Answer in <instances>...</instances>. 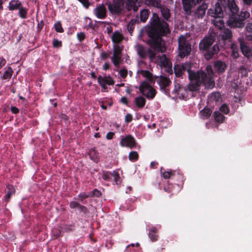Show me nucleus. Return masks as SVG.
I'll return each instance as SVG.
<instances>
[{"label":"nucleus","mask_w":252,"mask_h":252,"mask_svg":"<svg viewBox=\"0 0 252 252\" xmlns=\"http://www.w3.org/2000/svg\"><path fill=\"white\" fill-rule=\"evenodd\" d=\"M121 102L124 104H127L128 103L127 98L125 96L122 97L121 99Z\"/></svg>","instance_id":"69168bd1"},{"label":"nucleus","mask_w":252,"mask_h":252,"mask_svg":"<svg viewBox=\"0 0 252 252\" xmlns=\"http://www.w3.org/2000/svg\"><path fill=\"white\" fill-rule=\"evenodd\" d=\"M89 155L91 158L94 161L96 162L97 161L98 153L94 149H91L89 152Z\"/></svg>","instance_id":"a18cd8bd"},{"label":"nucleus","mask_w":252,"mask_h":252,"mask_svg":"<svg viewBox=\"0 0 252 252\" xmlns=\"http://www.w3.org/2000/svg\"><path fill=\"white\" fill-rule=\"evenodd\" d=\"M91 194H91V196H99L100 195V192L99 191H98L96 189H94V190H93Z\"/></svg>","instance_id":"680f3d73"},{"label":"nucleus","mask_w":252,"mask_h":252,"mask_svg":"<svg viewBox=\"0 0 252 252\" xmlns=\"http://www.w3.org/2000/svg\"><path fill=\"white\" fill-rule=\"evenodd\" d=\"M98 82L104 90L110 85V78L109 76L99 77Z\"/></svg>","instance_id":"b1692460"},{"label":"nucleus","mask_w":252,"mask_h":252,"mask_svg":"<svg viewBox=\"0 0 252 252\" xmlns=\"http://www.w3.org/2000/svg\"><path fill=\"white\" fill-rule=\"evenodd\" d=\"M216 3H219L220 6L225 12L229 13L230 17L227 21V25L230 28H242L245 23L243 20L238 19L239 7L236 4L235 0H218Z\"/></svg>","instance_id":"7ed1b4c3"},{"label":"nucleus","mask_w":252,"mask_h":252,"mask_svg":"<svg viewBox=\"0 0 252 252\" xmlns=\"http://www.w3.org/2000/svg\"><path fill=\"white\" fill-rule=\"evenodd\" d=\"M21 5V3L19 0H12L9 3L8 8L10 10L19 9Z\"/></svg>","instance_id":"c85d7f7f"},{"label":"nucleus","mask_w":252,"mask_h":252,"mask_svg":"<svg viewBox=\"0 0 252 252\" xmlns=\"http://www.w3.org/2000/svg\"><path fill=\"white\" fill-rule=\"evenodd\" d=\"M165 68V71L169 74H171L173 72L172 69V64L168 65V66L164 67Z\"/></svg>","instance_id":"052dcab7"},{"label":"nucleus","mask_w":252,"mask_h":252,"mask_svg":"<svg viewBox=\"0 0 252 252\" xmlns=\"http://www.w3.org/2000/svg\"><path fill=\"white\" fill-rule=\"evenodd\" d=\"M94 14L99 19H103L106 17V10L103 4L98 5L94 10Z\"/></svg>","instance_id":"aec40b11"},{"label":"nucleus","mask_w":252,"mask_h":252,"mask_svg":"<svg viewBox=\"0 0 252 252\" xmlns=\"http://www.w3.org/2000/svg\"><path fill=\"white\" fill-rule=\"evenodd\" d=\"M119 73H120V76L122 78H125L127 76V71L126 69H121L119 71Z\"/></svg>","instance_id":"603ef678"},{"label":"nucleus","mask_w":252,"mask_h":252,"mask_svg":"<svg viewBox=\"0 0 252 252\" xmlns=\"http://www.w3.org/2000/svg\"><path fill=\"white\" fill-rule=\"evenodd\" d=\"M141 74L149 80L150 83H154L155 80L152 76V74L149 70H142Z\"/></svg>","instance_id":"58836bf2"},{"label":"nucleus","mask_w":252,"mask_h":252,"mask_svg":"<svg viewBox=\"0 0 252 252\" xmlns=\"http://www.w3.org/2000/svg\"><path fill=\"white\" fill-rule=\"evenodd\" d=\"M132 120V116L130 114H127L125 116V121L126 123H130Z\"/></svg>","instance_id":"5fc2aeb1"},{"label":"nucleus","mask_w":252,"mask_h":252,"mask_svg":"<svg viewBox=\"0 0 252 252\" xmlns=\"http://www.w3.org/2000/svg\"><path fill=\"white\" fill-rule=\"evenodd\" d=\"M213 116L215 120L218 123H222L224 120V116L219 111L215 112Z\"/></svg>","instance_id":"e433bc0d"},{"label":"nucleus","mask_w":252,"mask_h":252,"mask_svg":"<svg viewBox=\"0 0 252 252\" xmlns=\"http://www.w3.org/2000/svg\"><path fill=\"white\" fill-rule=\"evenodd\" d=\"M183 9L185 13L188 15H190L193 11L192 8L197 4L201 2L199 0H182Z\"/></svg>","instance_id":"f8f14e48"},{"label":"nucleus","mask_w":252,"mask_h":252,"mask_svg":"<svg viewBox=\"0 0 252 252\" xmlns=\"http://www.w3.org/2000/svg\"><path fill=\"white\" fill-rule=\"evenodd\" d=\"M123 35L118 32H115L111 35V40L114 43H119L123 39Z\"/></svg>","instance_id":"bb28decb"},{"label":"nucleus","mask_w":252,"mask_h":252,"mask_svg":"<svg viewBox=\"0 0 252 252\" xmlns=\"http://www.w3.org/2000/svg\"><path fill=\"white\" fill-rule=\"evenodd\" d=\"M221 95L219 92L212 93L211 94V96H210V100H213L215 102L219 101Z\"/></svg>","instance_id":"c03bdc74"},{"label":"nucleus","mask_w":252,"mask_h":252,"mask_svg":"<svg viewBox=\"0 0 252 252\" xmlns=\"http://www.w3.org/2000/svg\"><path fill=\"white\" fill-rule=\"evenodd\" d=\"M85 7L88 8L90 6V3L88 0H78Z\"/></svg>","instance_id":"864d4df0"},{"label":"nucleus","mask_w":252,"mask_h":252,"mask_svg":"<svg viewBox=\"0 0 252 252\" xmlns=\"http://www.w3.org/2000/svg\"><path fill=\"white\" fill-rule=\"evenodd\" d=\"M27 9L22 7V6L19 9V13L21 18H26L27 16Z\"/></svg>","instance_id":"09e8293b"},{"label":"nucleus","mask_w":252,"mask_h":252,"mask_svg":"<svg viewBox=\"0 0 252 252\" xmlns=\"http://www.w3.org/2000/svg\"><path fill=\"white\" fill-rule=\"evenodd\" d=\"M156 81L159 85L160 89L163 91L165 94H169V87L171 84L170 80L163 76H157L156 77Z\"/></svg>","instance_id":"9d476101"},{"label":"nucleus","mask_w":252,"mask_h":252,"mask_svg":"<svg viewBox=\"0 0 252 252\" xmlns=\"http://www.w3.org/2000/svg\"><path fill=\"white\" fill-rule=\"evenodd\" d=\"M70 206L72 208H74L75 207H81V205L79 203H78L77 202L72 201V202H70Z\"/></svg>","instance_id":"bf43d9fd"},{"label":"nucleus","mask_w":252,"mask_h":252,"mask_svg":"<svg viewBox=\"0 0 252 252\" xmlns=\"http://www.w3.org/2000/svg\"><path fill=\"white\" fill-rule=\"evenodd\" d=\"M12 73L13 71L11 67H6L5 71L1 78L2 79H9L11 78Z\"/></svg>","instance_id":"ea45409f"},{"label":"nucleus","mask_w":252,"mask_h":252,"mask_svg":"<svg viewBox=\"0 0 252 252\" xmlns=\"http://www.w3.org/2000/svg\"><path fill=\"white\" fill-rule=\"evenodd\" d=\"M160 170L161 176L165 179H171L172 180L174 178L175 170L168 169L166 171L163 167H161Z\"/></svg>","instance_id":"5701e85b"},{"label":"nucleus","mask_w":252,"mask_h":252,"mask_svg":"<svg viewBox=\"0 0 252 252\" xmlns=\"http://www.w3.org/2000/svg\"><path fill=\"white\" fill-rule=\"evenodd\" d=\"M175 175L174 176V178L173 179V180H177V185H179L180 183H182L184 182V176L182 174L180 173V171L179 170H175ZM176 184V183H174Z\"/></svg>","instance_id":"c9c22d12"},{"label":"nucleus","mask_w":252,"mask_h":252,"mask_svg":"<svg viewBox=\"0 0 252 252\" xmlns=\"http://www.w3.org/2000/svg\"><path fill=\"white\" fill-rule=\"evenodd\" d=\"M220 110L224 114H227L229 112V108L226 104H223L220 107Z\"/></svg>","instance_id":"8fccbe9b"},{"label":"nucleus","mask_w":252,"mask_h":252,"mask_svg":"<svg viewBox=\"0 0 252 252\" xmlns=\"http://www.w3.org/2000/svg\"><path fill=\"white\" fill-rule=\"evenodd\" d=\"M157 61L159 62L160 63V66L163 67H165L168 65H171V62L165 54H163L161 56H156V59L153 62H157Z\"/></svg>","instance_id":"4be33fe9"},{"label":"nucleus","mask_w":252,"mask_h":252,"mask_svg":"<svg viewBox=\"0 0 252 252\" xmlns=\"http://www.w3.org/2000/svg\"><path fill=\"white\" fill-rule=\"evenodd\" d=\"M216 40V36L214 35L205 36L201 40L199 44V49L206 60H210L217 55L220 51V48L217 43L212 46Z\"/></svg>","instance_id":"20e7f679"},{"label":"nucleus","mask_w":252,"mask_h":252,"mask_svg":"<svg viewBox=\"0 0 252 252\" xmlns=\"http://www.w3.org/2000/svg\"><path fill=\"white\" fill-rule=\"evenodd\" d=\"M157 233V229L155 227H152L149 230V237L153 242L156 241L158 238Z\"/></svg>","instance_id":"473e14b6"},{"label":"nucleus","mask_w":252,"mask_h":252,"mask_svg":"<svg viewBox=\"0 0 252 252\" xmlns=\"http://www.w3.org/2000/svg\"><path fill=\"white\" fill-rule=\"evenodd\" d=\"M191 65L189 63L175 64L174 67L175 76L177 77H182L186 71L188 73L189 76V73L194 72L191 70Z\"/></svg>","instance_id":"1a4fd4ad"},{"label":"nucleus","mask_w":252,"mask_h":252,"mask_svg":"<svg viewBox=\"0 0 252 252\" xmlns=\"http://www.w3.org/2000/svg\"><path fill=\"white\" fill-rule=\"evenodd\" d=\"M111 176L114 177L113 180L116 185H119L121 184V179L118 172L114 171L113 173H111Z\"/></svg>","instance_id":"79ce46f5"},{"label":"nucleus","mask_w":252,"mask_h":252,"mask_svg":"<svg viewBox=\"0 0 252 252\" xmlns=\"http://www.w3.org/2000/svg\"><path fill=\"white\" fill-rule=\"evenodd\" d=\"M238 72L239 73L241 74V76L242 77L247 76L248 75V70H247L246 67L243 65H242L239 67Z\"/></svg>","instance_id":"49530a36"},{"label":"nucleus","mask_w":252,"mask_h":252,"mask_svg":"<svg viewBox=\"0 0 252 252\" xmlns=\"http://www.w3.org/2000/svg\"><path fill=\"white\" fill-rule=\"evenodd\" d=\"M7 189H8V190L7 191L6 194L5 195V199L6 201H8L10 198L11 195L14 194L15 192V189L14 188L13 186L11 185H8L7 187Z\"/></svg>","instance_id":"f704fd0d"},{"label":"nucleus","mask_w":252,"mask_h":252,"mask_svg":"<svg viewBox=\"0 0 252 252\" xmlns=\"http://www.w3.org/2000/svg\"><path fill=\"white\" fill-rule=\"evenodd\" d=\"M145 4L149 7H153L157 8H161V0H145Z\"/></svg>","instance_id":"a878e982"},{"label":"nucleus","mask_w":252,"mask_h":252,"mask_svg":"<svg viewBox=\"0 0 252 252\" xmlns=\"http://www.w3.org/2000/svg\"><path fill=\"white\" fill-rule=\"evenodd\" d=\"M141 32L147 34L149 38L147 43L152 48L158 52H164V40L162 37L167 36L171 32L169 24L166 21L161 19L156 13H154L150 18V25L145 27Z\"/></svg>","instance_id":"f257e3e1"},{"label":"nucleus","mask_w":252,"mask_h":252,"mask_svg":"<svg viewBox=\"0 0 252 252\" xmlns=\"http://www.w3.org/2000/svg\"><path fill=\"white\" fill-rule=\"evenodd\" d=\"M158 165V162L157 161H152L150 163V167L152 169L157 168V166Z\"/></svg>","instance_id":"e2e57ef3"},{"label":"nucleus","mask_w":252,"mask_h":252,"mask_svg":"<svg viewBox=\"0 0 252 252\" xmlns=\"http://www.w3.org/2000/svg\"><path fill=\"white\" fill-rule=\"evenodd\" d=\"M91 194H86L84 193H81L79 195V197L81 199L83 200V199H85L87 197H91Z\"/></svg>","instance_id":"13d9d810"},{"label":"nucleus","mask_w":252,"mask_h":252,"mask_svg":"<svg viewBox=\"0 0 252 252\" xmlns=\"http://www.w3.org/2000/svg\"><path fill=\"white\" fill-rule=\"evenodd\" d=\"M238 41L240 44V48L242 54L248 59L252 57V49L248 45V43L243 38H239Z\"/></svg>","instance_id":"9b49d317"},{"label":"nucleus","mask_w":252,"mask_h":252,"mask_svg":"<svg viewBox=\"0 0 252 252\" xmlns=\"http://www.w3.org/2000/svg\"><path fill=\"white\" fill-rule=\"evenodd\" d=\"M137 52L138 56L142 59H145L148 56L151 62H154L156 59V54L150 48H146L141 44L137 46Z\"/></svg>","instance_id":"6e6552de"},{"label":"nucleus","mask_w":252,"mask_h":252,"mask_svg":"<svg viewBox=\"0 0 252 252\" xmlns=\"http://www.w3.org/2000/svg\"><path fill=\"white\" fill-rule=\"evenodd\" d=\"M122 50V47H121L119 45L114 46L113 55L111 57V60L116 66L118 65L121 62V55Z\"/></svg>","instance_id":"4468645a"},{"label":"nucleus","mask_w":252,"mask_h":252,"mask_svg":"<svg viewBox=\"0 0 252 252\" xmlns=\"http://www.w3.org/2000/svg\"><path fill=\"white\" fill-rule=\"evenodd\" d=\"M230 49L231 50V56L235 59L239 57V53L238 48L235 43H232L231 45Z\"/></svg>","instance_id":"7c9ffc66"},{"label":"nucleus","mask_w":252,"mask_h":252,"mask_svg":"<svg viewBox=\"0 0 252 252\" xmlns=\"http://www.w3.org/2000/svg\"><path fill=\"white\" fill-rule=\"evenodd\" d=\"M141 4L142 0H126V8L128 11L132 10L134 12H136Z\"/></svg>","instance_id":"f3484780"},{"label":"nucleus","mask_w":252,"mask_h":252,"mask_svg":"<svg viewBox=\"0 0 252 252\" xmlns=\"http://www.w3.org/2000/svg\"><path fill=\"white\" fill-rule=\"evenodd\" d=\"M212 113V110L209 108L205 107L203 110L200 111L201 116L204 119L208 118Z\"/></svg>","instance_id":"4c0bfd02"},{"label":"nucleus","mask_w":252,"mask_h":252,"mask_svg":"<svg viewBox=\"0 0 252 252\" xmlns=\"http://www.w3.org/2000/svg\"><path fill=\"white\" fill-rule=\"evenodd\" d=\"M11 111L14 114H17L19 112V110L16 107L13 106L11 108Z\"/></svg>","instance_id":"338daca9"},{"label":"nucleus","mask_w":252,"mask_h":252,"mask_svg":"<svg viewBox=\"0 0 252 252\" xmlns=\"http://www.w3.org/2000/svg\"><path fill=\"white\" fill-rule=\"evenodd\" d=\"M150 11L147 9H143L140 12V21L141 22L145 23L149 18Z\"/></svg>","instance_id":"cd10ccee"},{"label":"nucleus","mask_w":252,"mask_h":252,"mask_svg":"<svg viewBox=\"0 0 252 252\" xmlns=\"http://www.w3.org/2000/svg\"><path fill=\"white\" fill-rule=\"evenodd\" d=\"M208 8V5L205 2H203L199 5L194 12V16L198 19L202 18L206 13Z\"/></svg>","instance_id":"6ab92c4d"},{"label":"nucleus","mask_w":252,"mask_h":252,"mask_svg":"<svg viewBox=\"0 0 252 252\" xmlns=\"http://www.w3.org/2000/svg\"><path fill=\"white\" fill-rule=\"evenodd\" d=\"M220 37L221 39L225 42H230L232 37L233 33L232 31L228 28L225 27L220 29Z\"/></svg>","instance_id":"dca6fc26"},{"label":"nucleus","mask_w":252,"mask_h":252,"mask_svg":"<svg viewBox=\"0 0 252 252\" xmlns=\"http://www.w3.org/2000/svg\"><path fill=\"white\" fill-rule=\"evenodd\" d=\"M178 50L179 56L181 58L189 56L191 51V44L183 35L180 36L178 39Z\"/></svg>","instance_id":"423d86ee"},{"label":"nucleus","mask_w":252,"mask_h":252,"mask_svg":"<svg viewBox=\"0 0 252 252\" xmlns=\"http://www.w3.org/2000/svg\"><path fill=\"white\" fill-rule=\"evenodd\" d=\"M140 93L148 99H153L157 94L156 90L146 81H143L139 87Z\"/></svg>","instance_id":"0eeeda50"},{"label":"nucleus","mask_w":252,"mask_h":252,"mask_svg":"<svg viewBox=\"0 0 252 252\" xmlns=\"http://www.w3.org/2000/svg\"><path fill=\"white\" fill-rule=\"evenodd\" d=\"M172 185L170 184L169 181H165L158 184V188L160 189H163L168 193H170L172 191Z\"/></svg>","instance_id":"393cba45"},{"label":"nucleus","mask_w":252,"mask_h":252,"mask_svg":"<svg viewBox=\"0 0 252 252\" xmlns=\"http://www.w3.org/2000/svg\"><path fill=\"white\" fill-rule=\"evenodd\" d=\"M208 15L213 17L211 20L213 23L216 27L220 29L223 27L224 22L222 20L223 17V11L221 6H220L219 3H216L214 8H210L208 10Z\"/></svg>","instance_id":"39448f33"},{"label":"nucleus","mask_w":252,"mask_h":252,"mask_svg":"<svg viewBox=\"0 0 252 252\" xmlns=\"http://www.w3.org/2000/svg\"><path fill=\"white\" fill-rule=\"evenodd\" d=\"M139 158V155L136 151L130 152L129 154L128 158L130 161L135 162L138 160Z\"/></svg>","instance_id":"a19ab883"},{"label":"nucleus","mask_w":252,"mask_h":252,"mask_svg":"<svg viewBox=\"0 0 252 252\" xmlns=\"http://www.w3.org/2000/svg\"><path fill=\"white\" fill-rule=\"evenodd\" d=\"M121 144L122 146H126L130 149H132L136 147V142L133 136L131 135H128L125 137L122 138Z\"/></svg>","instance_id":"2eb2a0df"},{"label":"nucleus","mask_w":252,"mask_h":252,"mask_svg":"<svg viewBox=\"0 0 252 252\" xmlns=\"http://www.w3.org/2000/svg\"><path fill=\"white\" fill-rule=\"evenodd\" d=\"M139 19L138 17L137 16L136 18L132 19L130 21L128 24L127 27V30L130 33H132L133 32L135 25L136 23H139Z\"/></svg>","instance_id":"2f4dec72"},{"label":"nucleus","mask_w":252,"mask_h":252,"mask_svg":"<svg viewBox=\"0 0 252 252\" xmlns=\"http://www.w3.org/2000/svg\"><path fill=\"white\" fill-rule=\"evenodd\" d=\"M146 99L142 96H139L135 98V103L139 108H143L146 103Z\"/></svg>","instance_id":"72a5a7b5"},{"label":"nucleus","mask_w":252,"mask_h":252,"mask_svg":"<svg viewBox=\"0 0 252 252\" xmlns=\"http://www.w3.org/2000/svg\"><path fill=\"white\" fill-rule=\"evenodd\" d=\"M250 13L247 11H242L240 13V16L241 17V18H238V19L242 20H243V22L244 23V21L246 18H248L250 17Z\"/></svg>","instance_id":"de8ad7c7"},{"label":"nucleus","mask_w":252,"mask_h":252,"mask_svg":"<svg viewBox=\"0 0 252 252\" xmlns=\"http://www.w3.org/2000/svg\"><path fill=\"white\" fill-rule=\"evenodd\" d=\"M246 31L250 34H247L248 39L252 41V23H248L246 27Z\"/></svg>","instance_id":"37998d69"},{"label":"nucleus","mask_w":252,"mask_h":252,"mask_svg":"<svg viewBox=\"0 0 252 252\" xmlns=\"http://www.w3.org/2000/svg\"><path fill=\"white\" fill-rule=\"evenodd\" d=\"M159 8L160 9L161 15L163 18L167 21H170L169 19L171 15L170 9L167 7L162 6Z\"/></svg>","instance_id":"c756f323"},{"label":"nucleus","mask_w":252,"mask_h":252,"mask_svg":"<svg viewBox=\"0 0 252 252\" xmlns=\"http://www.w3.org/2000/svg\"><path fill=\"white\" fill-rule=\"evenodd\" d=\"M85 34L83 32H80L77 34V38L80 41L83 40L85 38Z\"/></svg>","instance_id":"6e6d98bb"},{"label":"nucleus","mask_w":252,"mask_h":252,"mask_svg":"<svg viewBox=\"0 0 252 252\" xmlns=\"http://www.w3.org/2000/svg\"><path fill=\"white\" fill-rule=\"evenodd\" d=\"M206 70V72L198 71L189 73V78L190 83L186 86L189 92L199 91L202 84L207 89H212L214 87V73L211 65H207Z\"/></svg>","instance_id":"f03ea898"},{"label":"nucleus","mask_w":252,"mask_h":252,"mask_svg":"<svg viewBox=\"0 0 252 252\" xmlns=\"http://www.w3.org/2000/svg\"><path fill=\"white\" fill-rule=\"evenodd\" d=\"M124 2L123 0H113L111 4V13H121L124 9Z\"/></svg>","instance_id":"a211bd4d"},{"label":"nucleus","mask_w":252,"mask_h":252,"mask_svg":"<svg viewBox=\"0 0 252 252\" xmlns=\"http://www.w3.org/2000/svg\"><path fill=\"white\" fill-rule=\"evenodd\" d=\"M62 42L58 40L55 39L53 41V46L55 47L61 46Z\"/></svg>","instance_id":"4d7b16f0"},{"label":"nucleus","mask_w":252,"mask_h":252,"mask_svg":"<svg viewBox=\"0 0 252 252\" xmlns=\"http://www.w3.org/2000/svg\"><path fill=\"white\" fill-rule=\"evenodd\" d=\"M244 3L247 5H251L252 4V0H242Z\"/></svg>","instance_id":"774afa93"},{"label":"nucleus","mask_w":252,"mask_h":252,"mask_svg":"<svg viewBox=\"0 0 252 252\" xmlns=\"http://www.w3.org/2000/svg\"><path fill=\"white\" fill-rule=\"evenodd\" d=\"M214 69L218 74L223 73L227 67L226 63L221 61L218 60L214 62Z\"/></svg>","instance_id":"412c9836"},{"label":"nucleus","mask_w":252,"mask_h":252,"mask_svg":"<svg viewBox=\"0 0 252 252\" xmlns=\"http://www.w3.org/2000/svg\"><path fill=\"white\" fill-rule=\"evenodd\" d=\"M54 26L57 32H63V29L62 28L61 24L60 23H56Z\"/></svg>","instance_id":"3c124183"},{"label":"nucleus","mask_w":252,"mask_h":252,"mask_svg":"<svg viewBox=\"0 0 252 252\" xmlns=\"http://www.w3.org/2000/svg\"><path fill=\"white\" fill-rule=\"evenodd\" d=\"M53 233L54 234V236L56 237H57L61 235V232L60 231H59V232H56V229L54 228L53 230Z\"/></svg>","instance_id":"0e129e2a"},{"label":"nucleus","mask_w":252,"mask_h":252,"mask_svg":"<svg viewBox=\"0 0 252 252\" xmlns=\"http://www.w3.org/2000/svg\"><path fill=\"white\" fill-rule=\"evenodd\" d=\"M174 92L177 94L180 98H182L183 99L185 100L189 98V90L186 86H184L180 84H175Z\"/></svg>","instance_id":"ddd939ff"}]
</instances>
